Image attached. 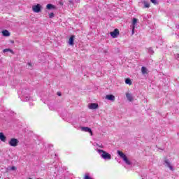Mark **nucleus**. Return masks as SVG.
Wrapping results in <instances>:
<instances>
[{
    "label": "nucleus",
    "mask_w": 179,
    "mask_h": 179,
    "mask_svg": "<svg viewBox=\"0 0 179 179\" xmlns=\"http://www.w3.org/2000/svg\"><path fill=\"white\" fill-rule=\"evenodd\" d=\"M96 152L99 153L101 159H103V160H111V155L108 152L99 149L96 150Z\"/></svg>",
    "instance_id": "nucleus-1"
},
{
    "label": "nucleus",
    "mask_w": 179,
    "mask_h": 179,
    "mask_svg": "<svg viewBox=\"0 0 179 179\" xmlns=\"http://www.w3.org/2000/svg\"><path fill=\"white\" fill-rule=\"evenodd\" d=\"M22 94V99L24 100V101H29V100H31V97L30 96V94H29V90L24 89L21 92Z\"/></svg>",
    "instance_id": "nucleus-2"
},
{
    "label": "nucleus",
    "mask_w": 179,
    "mask_h": 179,
    "mask_svg": "<svg viewBox=\"0 0 179 179\" xmlns=\"http://www.w3.org/2000/svg\"><path fill=\"white\" fill-rule=\"evenodd\" d=\"M117 155L120 156V157L121 159H122V160L124 161V162L126 163V164H128V166H130L131 164V161L128 160V157H127V155H125V154L124 152H122L120 150H117Z\"/></svg>",
    "instance_id": "nucleus-3"
},
{
    "label": "nucleus",
    "mask_w": 179,
    "mask_h": 179,
    "mask_svg": "<svg viewBox=\"0 0 179 179\" xmlns=\"http://www.w3.org/2000/svg\"><path fill=\"white\" fill-rule=\"evenodd\" d=\"M8 145L13 148H16L19 145V140L17 138H11L8 141Z\"/></svg>",
    "instance_id": "nucleus-4"
},
{
    "label": "nucleus",
    "mask_w": 179,
    "mask_h": 179,
    "mask_svg": "<svg viewBox=\"0 0 179 179\" xmlns=\"http://www.w3.org/2000/svg\"><path fill=\"white\" fill-rule=\"evenodd\" d=\"M43 6H41V4H36L32 6V10L34 12V13H40L41 12Z\"/></svg>",
    "instance_id": "nucleus-5"
},
{
    "label": "nucleus",
    "mask_w": 179,
    "mask_h": 179,
    "mask_svg": "<svg viewBox=\"0 0 179 179\" xmlns=\"http://www.w3.org/2000/svg\"><path fill=\"white\" fill-rule=\"evenodd\" d=\"M80 129L83 132H88L89 134H90L91 136H93V131H92V129L89 127H80Z\"/></svg>",
    "instance_id": "nucleus-6"
},
{
    "label": "nucleus",
    "mask_w": 179,
    "mask_h": 179,
    "mask_svg": "<svg viewBox=\"0 0 179 179\" xmlns=\"http://www.w3.org/2000/svg\"><path fill=\"white\" fill-rule=\"evenodd\" d=\"M110 34L111 37H113V38H117V37L118 36V34H120V31H118V29H114L113 31H111Z\"/></svg>",
    "instance_id": "nucleus-7"
},
{
    "label": "nucleus",
    "mask_w": 179,
    "mask_h": 179,
    "mask_svg": "<svg viewBox=\"0 0 179 179\" xmlns=\"http://www.w3.org/2000/svg\"><path fill=\"white\" fill-rule=\"evenodd\" d=\"M106 100H110V101H115V96L113 94H108L106 96Z\"/></svg>",
    "instance_id": "nucleus-8"
},
{
    "label": "nucleus",
    "mask_w": 179,
    "mask_h": 179,
    "mask_svg": "<svg viewBox=\"0 0 179 179\" xmlns=\"http://www.w3.org/2000/svg\"><path fill=\"white\" fill-rule=\"evenodd\" d=\"M126 97L129 101H133L134 97L132 96V94L129 92L126 93Z\"/></svg>",
    "instance_id": "nucleus-9"
},
{
    "label": "nucleus",
    "mask_w": 179,
    "mask_h": 179,
    "mask_svg": "<svg viewBox=\"0 0 179 179\" xmlns=\"http://www.w3.org/2000/svg\"><path fill=\"white\" fill-rule=\"evenodd\" d=\"M164 163H165V166H166V167H169V169L170 170H171V171H173V170H174V169H173V166H171V164H170V162H169V160H165Z\"/></svg>",
    "instance_id": "nucleus-10"
},
{
    "label": "nucleus",
    "mask_w": 179,
    "mask_h": 179,
    "mask_svg": "<svg viewBox=\"0 0 179 179\" xmlns=\"http://www.w3.org/2000/svg\"><path fill=\"white\" fill-rule=\"evenodd\" d=\"M141 73H143V75H148L149 73V70H148L146 67L142 66Z\"/></svg>",
    "instance_id": "nucleus-11"
},
{
    "label": "nucleus",
    "mask_w": 179,
    "mask_h": 179,
    "mask_svg": "<svg viewBox=\"0 0 179 179\" xmlns=\"http://www.w3.org/2000/svg\"><path fill=\"white\" fill-rule=\"evenodd\" d=\"M137 23H138V19L133 18L131 27H133V29H135V27L136 26Z\"/></svg>",
    "instance_id": "nucleus-12"
},
{
    "label": "nucleus",
    "mask_w": 179,
    "mask_h": 179,
    "mask_svg": "<svg viewBox=\"0 0 179 179\" xmlns=\"http://www.w3.org/2000/svg\"><path fill=\"white\" fill-rule=\"evenodd\" d=\"M98 107L99 105H97V103H91L89 106V108H90V110H96V108Z\"/></svg>",
    "instance_id": "nucleus-13"
},
{
    "label": "nucleus",
    "mask_w": 179,
    "mask_h": 179,
    "mask_svg": "<svg viewBox=\"0 0 179 179\" xmlns=\"http://www.w3.org/2000/svg\"><path fill=\"white\" fill-rule=\"evenodd\" d=\"M0 141H1L2 142L6 141V136H5V135L2 132L0 133Z\"/></svg>",
    "instance_id": "nucleus-14"
},
{
    "label": "nucleus",
    "mask_w": 179,
    "mask_h": 179,
    "mask_svg": "<svg viewBox=\"0 0 179 179\" xmlns=\"http://www.w3.org/2000/svg\"><path fill=\"white\" fill-rule=\"evenodd\" d=\"M75 36H71L69 39V45H73V41H74Z\"/></svg>",
    "instance_id": "nucleus-15"
},
{
    "label": "nucleus",
    "mask_w": 179,
    "mask_h": 179,
    "mask_svg": "<svg viewBox=\"0 0 179 179\" xmlns=\"http://www.w3.org/2000/svg\"><path fill=\"white\" fill-rule=\"evenodd\" d=\"M2 34L4 36V37H9V36H10V33H9L8 30L3 31Z\"/></svg>",
    "instance_id": "nucleus-16"
},
{
    "label": "nucleus",
    "mask_w": 179,
    "mask_h": 179,
    "mask_svg": "<svg viewBox=\"0 0 179 179\" xmlns=\"http://www.w3.org/2000/svg\"><path fill=\"white\" fill-rule=\"evenodd\" d=\"M125 83L126 85H129V86H131V85H132V81H131V79L127 78L125 80Z\"/></svg>",
    "instance_id": "nucleus-17"
},
{
    "label": "nucleus",
    "mask_w": 179,
    "mask_h": 179,
    "mask_svg": "<svg viewBox=\"0 0 179 179\" xmlns=\"http://www.w3.org/2000/svg\"><path fill=\"white\" fill-rule=\"evenodd\" d=\"M144 8H150V3L148 1H143Z\"/></svg>",
    "instance_id": "nucleus-18"
},
{
    "label": "nucleus",
    "mask_w": 179,
    "mask_h": 179,
    "mask_svg": "<svg viewBox=\"0 0 179 179\" xmlns=\"http://www.w3.org/2000/svg\"><path fill=\"white\" fill-rule=\"evenodd\" d=\"M47 9H54V5L52 4H48L46 6Z\"/></svg>",
    "instance_id": "nucleus-19"
},
{
    "label": "nucleus",
    "mask_w": 179,
    "mask_h": 179,
    "mask_svg": "<svg viewBox=\"0 0 179 179\" xmlns=\"http://www.w3.org/2000/svg\"><path fill=\"white\" fill-rule=\"evenodd\" d=\"M152 3H154V5H157L159 3V2L157 1V0H150Z\"/></svg>",
    "instance_id": "nucleus-20"
},
{
    "label": "nucleus",
    "mask_w": 179,
    "mask_h": 179,
    "mask_svg": "<svg viewBox=\"0 0 179 179\" xmlns=\"http://www.w3.org/2000/svg\"><path fill=\"white\" fill-rule=\"evenodd\" d=\"M84 179H92L90 176H89V173H86L85 175Z\"/></svg>",
    "instance_id": "nucleus-21"
},
{
    "label": "nucleus",
    "mask_w": 179,
    "mask_h": 179,
    "mask_svg": "<svg viewBox=\"0 0 179 179\" xmlns=\"http://www.w3.org/2000/svg\"><path fill=\"white\" fill-rule=\"evenodd\" d=\"M54 16H55L54 13H51L49 14V17L50 19H52V17H54Z\"/></svg>",
    "instance_id": "nucleus-22"
},
{
    "label": "nucleus",
    "mask_w": 179,
    "mask_h": 179,
    "mask_svg": "<svg viewBox=\"0 0 179 179\" xmlns=\"http://www.w3.org/2000/svg\"><path fill=\"white\" fill-rule=\"evenodd\" d=\"M9 51H10V52H12V50L10 49H4L3 50V52H9Z\"/></svg>",
    "instance_id": "nucleus-23"
},
{
    "label": "nucleus",
    "mask_w": 179,
    "mask_h": 179,
    "mask_svg": "<svg viewBox=\"0 0 179 179\" xmlns=\"http://www.w3.org/2000/svg\"><path fill=\"white\" fill-rule=\"evenodd\" d=\"M132 31H131V34H135V28L131 27Z\"/></svg>",
    "instance_id": "nucleus-24"
},
{
    "label": "nucleus",
    "mask_w": 179,
    "mask_h": 179,
    "mask_svg": "<svg viewBox=\"0 0 179 179\" xmlns=\"http://www.w3.org/2000/svg\"><path fill=\"white\" fill-rule=\"evenodd\" d=\"M27 65L29 66V69H31V63H28Z\"/></svg>",
    "instance_id": "nucleus-25"
},
{
    "label": "nucleus",
    "mask_w": 179,
    "mask_h": 179,
    "mask_svg": "<svg viewBox=\"0 0 179 179\" xmlns=\"http://www.w3.org/2000/svg\"><path fill=\"white\" fill-rule=\"evenodd\" d=\"M97 146H99V148H101L103 149V148H104V145H103V144H101L100 145H97Z\"/></svg>",
    "instance_id": "nucleus-26"
},
{
    "label": "nucleus",
    "mask_w": 179,
    "mask_h": 179,
    "mask_svg": "<svg viewBox=\"0 0 179 179\" xmlns=\"http://www.w3.org/2000/svg\"><path fill=\"white\" fill-rule=\"evenodd\" d=\"M11 170H16V167L12 166V167H11Z\"/></svg>",
    "instance_id": "nucleus-27"
},
{
    "label": "nucleus",
    "mask_w": 179,
    "mask_h": 179,
    "mask_svg": "<svg viewBox=\"0 0 179 179\" xmlns=\"http://www.w3.org/2000/svg\"><path fill=\"white\" fill-rule=\"evenodd\" d=\"M149 52H153V50H152V48H150V49H149Z\"/></svg>",
    "instance_id": "nucleus-28"
},
{
    "label": "nucleus",
    "mask_w": 179,
    "mask_h": 179,
    "mask_svg": "<svg viewBox=\"0 0 179 179\" xmlns=\"http://www.w3.org/2000/svg\"><path fill=\"white\" fill-rule=\"evenodd\" d=\"M176 58H177L178 61H179V54L177 55Z\"/></svg>",
    "instance_id": "nucleus-29"
},
{
    "label": "nucleus",
    "mask_w": 179,
    "mask_h": 179,
    "mask_svg": "<svg viewBox=\"0 0 179 179\" xmlns=\"http://www.w3.org/2000/svg\"><path fill=\"white\" fill-rule=\"evenodd\" d=\"M57 95L61 96V92H57Z\"/></svg>",
    "instance_id": "nucleus-30"
},
{
    "label": "nucleus",
    "mask_w": 179,
    "mask_h": 179,
    "mask_svg": "<svg viewBox=\"0 0 179 179\" xmlns=\"http://www.w3.org/2000/svg\"><path fill=\"white\" fill-rule=\"evenodd\" d=\"M50 110H53L52 107H49Z\"/></svg>",
    "instance_id": "nucleus-31"
},
{
    "label": "nucleus",
    "mask_w": 179,
    "mask_h": 179,
    "mask_svg": "<svg viewBox=\"0 0 179 179\" xmlns=\"http://www.w3.org/2000/svg\"><path fill=\"white\" fill-rule=\"evenodd\" d=\"M29 179H31V178H29Z\"/></svg>",
    "instance_id": "nucleus-32"
}]
</instances>
